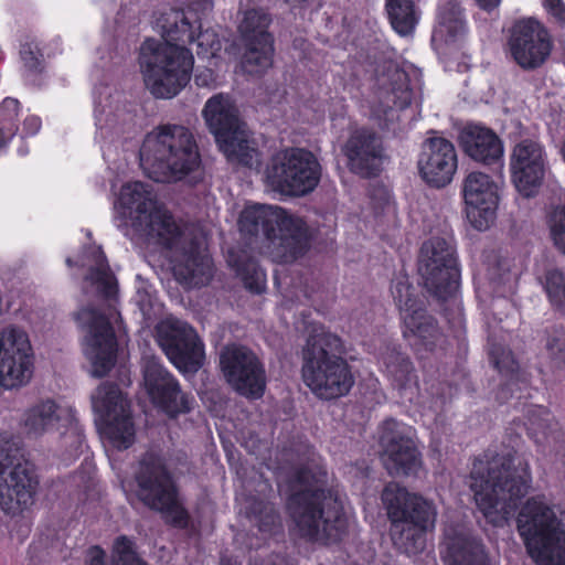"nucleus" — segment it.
I'll return each mask as SVG.
<instances>
[{"label": "nucleus", "mask_w": 565, "mask_h": 565, "mask_svg": "<svg viewBox=\"0 0 565 565\" xmlns=\"http://www.w3.org/2000/svg\"><path fill=\"white\" fill-rule=\"evenodd\" d=\"M511 282V275L510 274H503L500 278H490L489 288H491L499 297L504 295V290H501V285L510 284ZM509 305L508 300L504 298H498L492 302V309L498 310L502 307H505Z\"/></svg>", "instance_id": "8fccbe9b"}, {"label": "nucleus", "mask_w": 565, "mask_h": 565, "mask_svg": "<svg viewBox=\"0 0 565 565\" xmlns=\"http://www.w3.org/2000/svg\"><path fill=\"white\" fill-rule=\"evenodd\" d=\"M467 217L478 231L489 228L495 221L500 201V183L490 175L473 171L462 184Z\"/></svg>", "instance_id": "393cba45"}, {"label": "nucleus", "mask_w": 565, "mask_h": 565, "mask_svg": "<svg viewBox=\"0 0 565 565\" xmlns=\"http://www.w3.org/2000/svg\"><path fill=\"white\" fill-rule=\"evenodd\" d=\"M66 264H67L68 266H72V259H71V258H67V259H66Z\"/></svg>", "instance_id": "0e129e2a"}, {"label": "nucleus", "mask_w": 565, "mask_h": 565, "mask_svg": "<svg viewBox=\"0 0 565 565\" xmlns=\"http://www.w3.org/2000/svg\"><path fill=\"white\" fill-rule=\"evenodd\" d=\"M382 501L392 521V540L401 552L414 556L425 550L426 533L435 527L437 511L431 501L388 483Z\"/></svg>", "instance_id": "6e6552de"}, {"label": "nucleus", "mask_w": 565, "mask_h": 565, "mask_svg": "<svg viewBox=\"0 0 565 565\" xmlns=\"http://www.w3.org/2000/svg\"><path fill=\"white\" fill-rule=\"evenodd\" d=\"M86 565H106L105 551L99 546H92L86 553Z\"/></svg>", "instance_id": "603ef678"}, {"label": "nucleus", "mask_w": 565, "mask_h": 565, "mask_svg": "<svg viewBox=\"0 0 565 565\" xmlns=\"http://www.w3.org/2000/svg\"><path fill=\"white\" fill-rule=\"evenodd\" d=\"M202 116L220 150L230 161L250 169L259 168L260 154L249 139L236 104L230 95L220 93L210 97L202 109Z\"/></svg>", "instance_id": "ddd939ff"}, {"label": "nucleus", "mask_w": 565, "mask_h": 565, "mask_svg": "<svg viewBox=\"0 0 565 565\" xmlns=\"http://www.w3.org/2000/svg\"><path fill=\"white\" fill-rule=\"evenodd\" d=\"M445 402H446V398L443 396V397H438L436 401H434V405H433V408H434V412H439L441 411L443 406L445 405Z\"/></svg>", "instance_id": "bf43d9fd"}, {"label": "nucleus", "mask_w": 565, "mask_h": 565, "mask_svg": "<svg viewBox=\"0 0 565 565\" xmlns=\"http://www.w3.org/2000/svg\"><path fill=\"white\" fill-rule=\"evenodd\" d=\"M476 292L477 297L481 302H486L488 297V286L481 277L476 279Z\"/></svg>", "instance_id": "4d7b16f0"}, {"label": "nucleus", "mask_w": 565, "mask_h": 565, "mask_svg": "<svg viewBox=\"0 0 565 565\" xmlns=\"http://www.w3.org/2000/svg\"><path fill=\"white\" fill-rule=\"evenodd\" d=\"M239 228L249 235L263 234L276 262L289 263L308 247L307 228L299 217L287 214L277 205H252L239 217Z\"/></svg>", "instance_id": "9d476101"}, {"label": "nucleus", "mask_w": 565, "mask_h": 565, "mask_svg": "<svg viewBox=\"0 0 565 565\" xmlns=\"http://www.w3.org/2000/svg\"><path fill=\"white\" fill-rule=\"evenodd\" d=\"M542 4L557 23L565 25V3L563 0H542Z\"/></svg>", "instance_id": "3c124183"}, {"label": "nucleus", "mask_w": 565, "mask_h": 565, "mask_svg": "<svg viewBox=\"0 0 565 565\" xmlns=\"http://www.w3.org/2000/svg\"><path fill=\"white\" fill-rule=\"evenodd\" d=\"M38 481L18 438L0 430V508L17 515L33 502Z\"/></svg>", "instance_id": "4468645a"}, {"label": "nucleus", "mask_w": 565, "mask_h": 565, "mask_svg": "<svg viewBox=\"0 0 565 565\" xmlns=\"http://www.w3.org/2000/svg\"><path fill=\"white\" fill-rule=\"evenodd\" d=\"M267 565H276V564H267Z\"/></svg>", "instance_id": "69168bd1"}, {"label": "nucleus", "mask_w": 565, "mask_h": 565, "mask_svg": "<svg viewBox=\"0 0 565 565\" xmlns=\"http://www.w3.org/2000/svg\"><path fill=\"white\" fill-rule=\"evenodd\" d=\"M42 122L40 117L35 115H29L24 118L23 121V136L32 137L39 132L41 129Z\"/></svg>", "instance_id": "864d4df0"}, {"label": "nucleus", "mask_w": 565, "mask_h": 565, "mask_svg": "<svg viewBox=\"0 0 565 565\" xmlns=\"http://www.w3.org/2000/svg\"><path fill=\"white\" fill-rule=\"evenodd\" d=\"M381 200L383 201L381 205L382 210L385 211L386 213L394 214L395 207L391 201V195L387 190H381Z\"/></svg>", "instance_id": "6e6d98bb"}, {"label": "nucleus", "mask_w": 565, "mask_h": 565, "mask_svg": "<svg viewBox=\"0 0 565 565\" xmlns=\"http://www.w3.org/2000/svg\"><path fill=\"white\" fill-rule=\"evenodd\" d=\"M542 356L547 372L554 374L565 369V329L546 328L542 338Z\"/></svg>", "instance_id": "ea45409f"}, {"label": "nucleus", "mask_w": 565, "mask_h": 565, "mask_svg": "<svg viewBox=\"0 0 565 565\" xmlns=\"http://www.w3.org/2000/svg\"><path fill=\"white\" fill-rule=\"evenodd\" d=\"M418 273L427 290L436 297L447 299L456 294L460 270L451 235L433 236L423 244Z\"/></svg>", "instance_id": "f3484780"}, {"label": "nucleus", "mask_w": 565, "mask_h": 565, "mask_svg": "<svg viewBox=\"0 0 565 565\" xmlns=\"http://www.w3.org/2000/svg\"><path fill=\"white\" fill-rule=\"evenodd\" d=\"M157 341L171 363L183 373L196 372L204 361V345L186 322L166 318L157 326Z\"/></svg>", "instance_id": "412c9836"}, {"label": "nucleus", "mask_w": 565, "mask_h": 565, "mask_svg": "<svg viewBox=\"0 0 565 565\" xmlns=\"http://www.w3.org/2000/svg\"><path fill=\"white\" fill-rule=\"evenodd\" d=\"M34 373V351L28 331L15 323L0 329V388L25 387Z\"/></svg>", "instance_id": "6ab92c4d"}, {"label": "nucleus", "mask_w": 565, "mask_h": 565, "mask_svg": "<svg viewBox=\"0 0 565 565\" xmlns=\"http://www.w3.org/2000/svg\"><path fill=\"white\" fill-rule=\"evenodd\" d=\"M117 226L131 238L138 237L166 249L178 281L200 287L212 277L206 235L196 227L177 225L163 209L153 188L145 182L125 183L115 202Z\"/></svg>", "instance_id": "f257e3e1"}, {"label": "nucleus", "mask_w": 565, "mask_h": 565, "mask_svg": "<svg viewBox=\"0 0 565 565\" xmlns=\"http://www.w3.org/2000/svg\"><path fill=\"white\" fill-rule=\"evenodd\" d=\"M270 17L263 9L243 12L238 31L244 45L242 68L250 75H259L273 64L274 41L268 32Z\"/></svg>", "instance_id": "4be33fe9"}, {"label": "nucleus", "mask_w": 565, "mask_h": 565, "mask_svg": "<svg viewBox=\"0 0 565 565\" xmlns=\"http://www.w3.org/2000/svg\"><path fill=\"white\" fill-rule=\"evenodd\" d=\"M562 154H563V159L565 161V140H564V145H563V148H562Z\"/></svg>", "instance_id": "e2e57ef3"}, {"label": "nucleus", "mask_w": 565, "mask_h": 565, "mask_svg": "<svg viewBox=\"0 0 565 565\" xmlns=\"http://www.w3.org/2000/svg\"><path fill=\"white\" fill-rule=\"evenodd\" d=\"M501 0H477L479 6L486 10H491L499 6Z\"/></svg>", "instance_id": "13d9d810"}, {"label": "nucleus", "mask_w": 565, "mask_h": 565, "mask_svg": "<svg viewBox=\"0 0 565 565\" xmlns=\"http://www.w3.org/2000/svg\"><path fill=\"white\" fill-rule=\"evenodd\" d=\"M446 565H489L483 546L463 527H447L440 545Z\"/></svg>", "instance_id": "473e14b6"}, {"label": "nucleus", "mask_w": 565, "mask_h": 565, "mask_svg": "<svg viewBox=\"0 0 565 565\" xmlns=\"http://www.w3.org/2000/svg\"><path fill=\"white\" fill-rule=\"evenodd\" d=\"M513 60L525 70L540 66L551 53V40L545 28L534 19L516 22L509 40Z\"/></svg>", "instance_id": "cd10ccee"}, {"label": "nucleus", "mask_w": 565, "mask_h": 565, "mask_svg": "<svg viewBox=\"0 0 565 565\" xmlns=\"http://www.w3.org/2000/svg\"><path fill=\"white\" fill-rule=\"evenodd\" d=\"M90 403L103 437L116 449L129 448L136 431L127 395L117 384L103 382L92 393Z\"/></svg>", "instance_id": "a211bd4d"}, {"label": "nucleus", "mask_w": 565, "mask_h": 565, "mask_svg": "<svg viewBox=\"0 0 565 565\" xmlns=\"http://www.w3.org/2000/svg\"><path fill=\"white\" fill-rule=\"evenodd\" d=\"M22 108L18 99L4 98L0 104V152L18 130V118Z\"/></svg>", "instance_id": "37998d69"}, {"label": "nucleus", "mask_w": 565, "mask_h": 565, "mask_svg": "<svg viewBox=\"0 0 565 565\" xmlns=\"http://www.w3.org/2000/svg\"><path fill=\"white\" fill-rule=\"evenodd\" d=\"M489 345L491 361L498 371L505 376H510L511 379L514 377L519 370V365L511 351L501 344L495 343L491 338H489Z\"/></svg>", "instance_id": "a18cd8bd"}, {"label": "nucleus", "mask_w": 565, "mask_h": 565, "mask_svg": "<svg viewBox=\"0 0 565 565\" xmlns=\"http://www.w3.org/2000/svg\"><path fill=\"white\" fill-rule=\"evenodd\" d=\"M81 266L87 269L85 281L96 294L106 298H113L117 294L116 278L99 246L92 245L87 248Z\"/></svg>", "instance_id": "f704fd0d"}, {"label": "nucleus", "mask_w": 565, "mask_h": 565, "mask_svg": "<svg viewBox=\"0 0 565 565\" xmlns=\"http://www.w3.org/2000/svg\"><path fill=\"white\" fill-rule=\"evenodd\" d=\"M412 96L406 73L397 68L394 70L390 85L387 87L383 85L381 90V106L383 109L376 110V117L383 118L385 121L393 120L395 110L407 107L412 102Z\"/></svg>", "instance_id": "c9c22d12"}, {"label": "nucleus", "mask_w": 565, "mask_h": 565, "mask_svg": "<svg viewBox=\"0 0 565 565\" xmlns=\"http://www.w3.org/2000/svg\"><path fill=\"white\" fill-rule=\"evenodd\" d=\"M546 169V154L543 146L534 139L516 142L510 157L512 182L524 196H532L541 185Z\"/></svg>", "instance_id": "bb28decb"}, {"label": "nucleus", "mask_w": 565, "mask_h": 565, "mask_svg": "<svg viewBox=\"0 0 565 565\" xmlns=\"http://www.w3.org/2000/svg\"><path fill=\"white\" fill-rule=\"evenodd\" d=\"M140 167L156 182L180 181L200 169L193 134L182 125H160L148 132L140 148Z\"/></svg>", "instance_id": "39448f33"}, {"label": "nucleus", "mask_w": 565, "mask_h": 565, "mask_svg": "<svg viewBox=\"0 0 565 565\" xmlns=\"http://www.w3.org/2000/svg\"><path fill=\"white\" fill-rule=\"evenodd\" d=\"M19 425L29 439L53 437L52 451L64 465L77 459L86 447L76 409L61 406L52 398L40 399L26 407Z\"/></svg>", "instance_id": "0eeeda50"}, {"label": "nucleus", "mask_w": 565, "mask_h": 565, "mask_svg": "<svg viewBox=\"0 0 565 565\" xmlns=\"http://www.w3.org/2000/svg\"><path fill=\"white\" fill-rule=\"evenodd\" d=\"M237 500L242 510H245L248 518H253L262 533L273 535L281 530V520L273 504L243 493L238 494Z\"/></svg>", "instance_id": "4c0bfd02"}, {"label": "nucleus", "mask_w": 565, "mask_h": 565, "mask_svg": "<svg viewBox=\"0 0 565 565\" xmlns=\"http://www.w3.org/2000/svg\"><path fill=\"white\" fill-rule=\"evenodd\" d=\"M21 58L24 65L31 71L40 70L43 62V54L39 46L33 43H26L22 45L20 51Z\"/></svg>", "instance_id": "09e8293b"}, {"label": "nucleus", "mask_w": 565, "mask_h": 565, "mask_svg": "<svg viewBox=\"0 0 565 565\" xmlns=\"http://www.w3.org/2000/svg\"><path fill=\"white\" fill-rule=\"evenodd\" d=\"M459 140L463 152L472 160L503 168V143L493 130L480 125H467Z\"/></svg>", "instance_id": "2f4dec72"}, {"label": "nucleus", "mask_w": 565, "mask_h": 565, "mask_svg": "<svg viewBox=\"0 0 565 565\" xmlns=\"http://www.w3.org/2000/svg\"><path fill=\"white\" fill-rule=\"evenodd\" d=\"M121 488L128 500L136 497L145 505L166 514L175 526L185 527L188 513L177 499L173 480L161 457L146 454L139 461L132 480H122Z\"/></svg>", "instance_id": "9b49d317"}, {"label": "nucleus", "mask_w": 565, "mask_h": 565, "mask_svg": "<svg viewBox=\"0 0 565 565\" xmlns=\"http://www.w3.org/2000/svg\"><path fill=\"white\" fill-rule=\"evenodd\" d=\"M385 372L401 396L411 403H422L417 375L409 359L392 349L382 358Z\"/></svg>", "instance_id": "72a5a7b5"}, {"label": "nucleus", "mask_w": 565, "mask_h": 565, "mask_svg": "<svg viewBox=\"0 0 565 565\" xmlns=\"http://www.w3.org/2000/svg\"><path fill=\"white\" fill-rule=\"evenodd\" d=\"M220 364L228 384L241 395L250 398L263 396L266 375L258 358L246 347L231 344L221 351Z\"/></svg>", "instance_id": "5701e85b"}, {"label": "nucleus", "mask_w": 565, "mask_h": 565, "mask_svg": "<svg viewBox=\"0 0 565 565\" xmlns=\"http://www.w3.org/2000/svg\"><path fill=\"white\" fill-rule=\"evenodd\" d=\"M302 456L286 480L278 477L279 492L289 494V532L310 543H335L348 531L349 519L340 499L324 489L327 472L315 451L306 446Z\"/></svg>", "instance_id": "7ed1b4c3"}, {"label": "nucleus", "mask_w": 565, "mask_h": 565, "mask_svg": "<svg viewBox=\"0 0 565 565\" xmlns=\"http://www.w3.org/2000/svg\"><path fill=\"white\" fill-rule=\"evenodd\" d=\"M194 81L200 87H212L215 84V76L211 70L205 68L195 74Z\"/></svg>", "instance_id": "5fc2aeb1"}, {"label": "nucleus", "mask_w": 565, "mask_h": 565, "mask_svg": "<svg viewBox=\"0 0 565 565\" xmlns=\"http://www.w3.org/2000/svg\"><path fill=\"white\" fill-rule=\"evenodd\" d=\"M134 301L139 307L145 319H151L160 310L154 290L147 281H139Z\"/></svg>", "instance_id": "49530a36"}, {"label": "nucleus", "mask_w": 565, "mask_h": 565, "mask_svg": "<svg viewBox=\"0 0 565 565\" xmlns=\"http://www.w3.org/2000/svg\"><path fill=\"white\" fill-rule=\"evenodd\" d=\"M544 288L551 303L565 313V270L548 269L545 274Z\"/></svg>", "instance_id": "c03bdc74"}, {"label": "nucleus", "mask_w": 565, "mask_h": 565, "mask_svg": "<svg viewBox=\"0 0 565 565\" xmlns=\"http://www.w3.org/2000/svg\"><path fill=\"white\" fill-rule=\"evenodd\" d=\"M19 153H20L21 156H25V154L28 153V150H26L25 148H20V149H19Z\"/></svg>", "instance_id": "680f3d73"}, {"label": "nucleus", "mask_w": 565, "mask_h": 565, "mask_svg": "<svg viewBox=\"0 0 565 565\" xmlns=\"http://www.w3.org/2000/svg\"><path fill=\"white\" fill-rule=\"evenodd\" d=\"M131 115L124 108L114 104L108 87H102L95 93V125L96 139L102 142V151L106 157L105 145L113 143L124 135Z\"/></svg>", "instance_id": "7c9ffc66"}, {"label": "nucleus", "mask_w": 565, "mask_h": 565, "mask_svg": "<svg viewBox=\"0 0 565 565\" xmlns=\"http://www.w3.org/2000/svg\"><path fill=\"white\" fill-rule=\"evenodd\" d=\"M259 488H260V490H262V491H264L265 489H267V488H268L267 482H262V483L259 484Z\"/></svg>", "instance_id": "052dcab7"}, {"label": "nucleus", "mask_w": 565, "mask_h": 565, "mask_svg": "<svg viewBox=\"0 0 565 565\" xmlns=\"http://www.w3.org/2000/svg\"><path fill=\"white\" fill-rule=\"evenodd\" d=\"M153 28L163 40L147 39L139 50V67L146 88L156 98L170 99L190 82L194 58L184 44L196 43L198 55L213 57L221 41L203 28L194 12L163 6L153 13Z\"/></svg>", "instance_id": "f03ea898"}, {"label": "nucleus", "mask_w": 565, "mask_h": 565, "mask_svg": "<svg viewBox=\"0 0 565 565\" xmlns=\"http://www.w3.org/2000/svg\"><path fill=\"white\" fill-rule=\"evenodd\" d=\"M414 436L413 427L393 418L382 423L380 443L383 447V461L390 475H411L418 470L420 459Z\"/></svg>", "instance_id": "b1692460"}, {"label": "nucleus", "mask_w": 565, "mask_h": 565, "mask_svg": "<svg viewBox=\"0 0 565 565\" xmlns=\"http://www.w3.org/2000/svg\"><path fill=\"white\" fill-rule=\"evenodd\" d=\"M386 11L393 29L399 35L405 36L414 31L419 14L413 0H386Z\"/></svg>", "instance_id": "a19ab883"}, {"label": "nucleus", "mask_w": 565, "mask_h": 565, "mask_svg": "<svg viewBox=\"0 0 565 565\" xmlns=\"http://www.w3.org/2000/svg\"><path fill=\"white\" fill-rule=\"evenodd\" d=\"M516 526L537 565H565V526L545 495L526 500L519 511Z\"/></svg>", "instance_id": "1a4fd4ad"}, {"label": "nucleus", "mask_w": 565, "mask_h": 565, "mask_svg": "<svg viewBox=\"0 0 565 565\" xmlns=\"http://www.w3.org/2000/svg\"><path fill=\"white\" fill-rule=\"evenodd\" d=\"M350 170L362 177H371L380 171L383 161L381 140L367 129H356L344 146Z\"/></svg>", "instance_id": "c756f323"}, {"label": "nucleus", "mask_w": 565, "mask_h": 565, "mask_svg": "<svg viewBox=\"0 0 565 565\" xmlns=\"http://www.w3.org/2000/svg\"><path fill=\"white\" fill-rule=\"evenodd\" d=\"M265 177L274 191L288 196H303L319 184L321 166L311 151L289 147L271 156Z\"/></svg>", "instance_id": "2eb2a0df"}, {"label": "nucleus", "mask_w": 565, "mask_h": 565, "mask_svg": "<svg viewBox=\"0 0 565 565\" xmlns=\"http://www.w3.org/2000/svg\"><path fill=\"white\" fill-rule=\"evenodd\" d=\"M422 178L430 185L445 186L457 170V152L451 141L443 137L427 139L418 159Z\"/></svg>", "instance_id": "c85d7f7f"}, {"label": "nucleus", "mask_w": 565, "mask_h": 565, "mask_svg": "<svg viewBox=\"0 0 565 565\" xmlns=\"http://www.w3.org/2000/svg\"><path fill=\"white\" fill-rule=\"evenodd\" d=\"M143 384L152 403L174 417L191 409L192 399L181 392L177 380L154 358L145 360Z\"/></svg>", "instance_id": "a878e982"}, {"label": "nucleus", "mask_w": 565, "mask_h": 565, "mask_svg": "<svg viewBox=\"0 0 565 565\" xmlns=\"http://www.w3.org/2000/svg\"><path fill=\"white\" fill-rule=\"evenodd\" d=\"M227 262L235 269L248 290L254 294L264 291L266 275L254 259L245 254L236 256L234 253H230Z\"/></svg>", "instance_id": "79ce46f5"}, {"label": "nucleus", "mask_w": 565, "mask_h": 565, "mask_svg": "<svg viewBox=\"0 0 565 565\" xmlns=\"http://www.w3.org/2000/svg\"><path fill=\"white\" fill-rule=\"evenodd\" d=\"M113 565H146L135 552L134 542L126 536H119L113 546Z\"/></svg>", "instance_id": "de8ad7c7"}, {"label": "nucleus", "mask_w": 565, "mask_h": 565, "mask_svg": "<svg viewBox=\"0 0 565 565\" xmlns=\"http://www.w3.org/2000/svg\"><path fill=\"white\" fill-rule=\"evenodd\" d=\"M303 350L302 379L319 398L333 399L347 395L354 379L345 360L335 354L341 348L338 335L322 326H310Z\"/></svg>", "instance_id": "423d86ee"}, {"label": "nucleus", "mask_w": 565, "mask_h": 565, "mask_svg": "<svg viewBox=\"0 0 565 565\" xmlns=\"http://www.w3.org/2000/svg\"><path fill=\"white\" fill-rule=\"evenodd\" d=\"M466 32V22L456 0L443 1L438 9V22L433 32L434 42H452Z\"/></svg>", "instance_id": "e433bc0d"}, {"label": "nucleus", "mask_w": 565, "mask_h": 565, "mask_svg": "<svg viewBox=\"0 0 565 565\" xmlns=\"http://www.w3.org/2000/svg\"><path fill=\"white\" fill-rule=\"evenodd\" d=\"M392 295L404 322V335L418 351L420 347L434 351L441 337L433 317L428 316L422 303L413 297L408 277L398 276L394 279Z\"/></svg>", "instance_id": "aec40b11"}, {"label": "nucleus", "mask_w": 565, "mask_h": 565, "mask_svg": "<svg viewBox=\"0 0 565 565\" xmlns=\"http://www.w3.org/2000/svg\"><path fill=\"white\" fill-rule=\"evenodd\" d=\"M470 477L478 509L495 526L507 522L532 483L527 461L512 450L487 451L475 460Z\"/></svg>", "instance_id": "20e7f679"}, {"label": "nucleus", "mask_w": 565, "mask_h": 565, "mask_svg": "<svg viewBox=\"0 0 565 565\" xmlns=\"http://www.w3.org/2000/svg\"><path fill=\"white\" fill-rule=\"evenodd\" d=\"M76 320L84 332L83 352L90 364V373L102 377L116 362L115 327L120 323V315L114 307L103 311L87 307L77 312Z\"/></svg>", "instance_id": "dca6fc26"}, {"label": "nucleus", "mask_w": 565, "mask_h": 565, "mask_svg": "<svg viewBox=\"0 0 565 565\" xmlns=\"http://www.w3.org/2000/svg\"><path fill=\"white\" fill-rule=\"evenodd\" d=\"M529 436L537 445L550 444L559 437L558 424L544 406L532 405L526 409L524 423Z\"/></svg>", "instance_id": "58836bf2"}, {"label": "nucleus", "mask_w": 565, "mask_h": 565, "mask_svg": "<svg viewBox=\"0 0 565 565\" xmlns=\"http://www.w3.org/2000/svg\"><path fill=\"white\" fill-rule=\"evenodd\" d=\"M121 488L128 500L136 497L145 505L166 514L175 526L185 527L188 513L177 499L173 480L161 457L146 454L139 461L132 480H122Z\"/></svg>", "instance_id": "f8f14e48"}]
</instances>
